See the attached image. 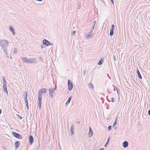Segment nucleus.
<instances>
[{
  "label": "nucleus",
  "instance_id": "f257e3e1",
  "mask_svg": "<svg viewBox=\"0 0 150 150\" xmlns=\"http://www.w3.org/2000/svg\"><path fill=\"white\" fill-rule=\"evenodd\" d=\"M22 59L23 62L26 63H36L37 61V59L35 58L28 59L27 57H23Z\"/></svg>",
  "mask_w": 150,
  "mask_h": 150
},
{
  "label": "nucleus",
  "instance_id": "f03ea898",
  "mask_svg": "<svg viewBox=\"0 0 150 150\" xmlns=\"http://www.w3.org/2000/svg\"><path fill=\"white\" fill-rule=\"evenodd\" d=\"M8 41L6 40H0V45L3 48H6L8 44Z\"/></svg>",
  "mask_w": 150,
  "mask_h": 150
},
{
  "label": "nucleus",
  "instance_id": "7ed1b4c3",
  "mask_svg": "<svg viewBox=\"0 0 150 150\" xmlns=\"http://www.w3.org/2000/svg\"><path fill=\"white\" fill-rule=\"evenodd\" d=\"M48 91L47 88H42L39 90L38 91V97L40 96L41 98H42V94L46 93Z\"/></svg>",
  "mask_w": 150,
  "mask_h": 150
},
{
  "label": "nucleus",
  "instance_id": "20e7f679",
  "mask_svg": "<svg viewBox=\"0 0 150 150\" xmlns=\"http://www.w3.org/2000/svg\"><path fill=\"white\" fill-rule=\"evenodd\" d=\"M12 133L13 135L16 138L20 139H23V137L20 134L15 132H12Z\"/></svg>",
  "mask_w": 150,
  "mask_h": 150
},
{
  "label": "nucleus",
  "instance_id": "39448f33",
  "mask_svg": "<svg viewBox=\"0 0 150 150\" xmlns=\"http://www.w3.org/2000/svg\"><path fill=\"white\" fill-rule=\"evenodd\" d=\"M68 89L69 91H71L73 88V85L70 80L69 79L68 81Z\"/></svg>",
  "mask_w": 150,
  "mask_h": 150
},
{
  "label": "nucleus",
  "instance_id": "423d86ee",
  "mask_svg": "<svg viewBox=\"0 0 150 150\" xmlns=\"http://www.w3.org/2000/svg\"><path fill=\"white\" fill-rule=\"evenodd\" d=\"M43 44L47 46H49L50 45H53L52 43L45 39L43 40Z\"/></svg>",
  "mask_w": 150,
  "mask_h": 150
},
{
  "label": "nucleus",
  "instance_id": "0eeeda50",
  "mask_svg": "<svg viewBox=\"0 0 150 150\" xmlns=\"http://www.w3.org/2000/svg\"><path fill=\"white\" fill-rule=\"evenodd\" d=\"M49 93L50 97L52 98L53 97V95L55 93L54 90H53V88H49Z\"/></svg>",
  "mask_w": 150,
  "mask_h": 150
},
{
  "label": "nucleus",
  "instance_id": "6e6552de",
  "mask_svg": "<svg viewBox=\"0 0 150 150\" xmlns=\"http://www.w3.org/2000/svg\"><path fill=\"white\" fill-rule=\"evenodd\" d=\"M39 96V97H38V106L39 110L41 109L42 103V98H41Z\"/></svg>",
  "mask_w": 150,
  "mask_h": 150
},
{
  "label": "nucleus",
  "instance_id": "1a4fd4ad",
  "mask_svg": "<svg viewBox=\"0 0 150 150\" xmlns=\"http://www.w3.org/2000/svg\"><path fill=\"white\" fill-rule=\"evenodd\" d=\"M29 141L30 145H31L34 142V138L32 135H30L29 136Z\"/></svg>",
  "mask_w": 150,
  "mask_h": 150
},
{
  "label": "nucleus",
  "instance_id": "9d476101",
  "mask_svg": "<svg viewBox=\"0 0 150 150\" xmlns=\"http://www.w3.org/2000/svg\"><path fill=\"white\" fill-rule=\"evenodd\" d=\"M74 126L73 125H71V126L70 128V132L71 133V135H72L74 134Z\"/></svg>",
  "mask_w": 150,
  "mask_h": 150
},
{
  "label": "nucleus",
  "instance_id": "9b49d317",
  "mask_svg": "<svg viewBox=\"0 0 150 150\" xmlns=\"http://www.w3.org/2000/svg\"><path fill=\"white\" fill-rule=\"evenodd\" d=\"M20 142L19 141H17L16 142L14 143V145L15 146V147L16 149L18 148L20 146Z\"/></svg>",
  "mask_w": 150,
  "mask_h": 150
},
{
  "label": "nucleus",
  "instance_id": "f8f14e48",
  "mask_svg": "<svg viewBox=\"0 0 150 150\" xmlns=\"http://www.w3.org/2000/svg\"><path fill=\"white\" fill-rule=\"evenodd\" d=\"M9 29L10 31L12 32L13 34L15 35V32L14 31V29L13 28V27L11 25L9 26Z\"/></svg>",
  "mask_w": 150,
  "mask_h": 150
},
{
  "label": "nucleus",
  "instance_id": "ddd939ff",
  "mask_svg": "<svg viewBox=\"0 0 150 150\" xmlns=\"http://www.w3.org/2000/svg\"><path fill=\"white\" fill-rule=\"evenodd\" d=\"M128 143L127 141H125L123 142L122 146L124 148H126L128 146Z\"/></svg>",
  "mask_w": 150,
  "mask_h": 150
},
{
  "label": "nucleus",
  "instance_id": "4468645a",
  "mask_svg": "<svg viewBox=\"0 0 150 150\" xmlns=\"http://www.w3.org/2000/svg\"><path fill=\"white\" fill-rule=\"evenodd\" d=\"M93 134V131L92 130L91 128L90 127L89 128V132L88 133V134L89 135L90 137H91L92 136Z\"/></svg>",
  "mask_w": 150,
  "mask_h": 150
},
{
  "label": "nucleus",
  "instance_id": "2eb2a0df",
  "mask_svg": "<svg viewBox=\"0 0 150 150\" xmlns=\"http://www.w3.org/2000/svg\"><path fill=\"white\" fill-rule=\"evenodd\" d=\"M137 73L139 78L140 79H142V77L138 69H137Z\"/></svg>",
  "mask_w": 150,
  "mask_h": 150
},
{
  "label": "nucleus",
  "instance_id": "dca6fc26",
  "mask_svg": "<svg viewBox=\"0 0 150 150\" xmlns=\"http://www.w3.org/2000/svg\"><path fill=\"white\" fill-rule=\"evenodd\" d=\"M104 60V59L103 58H101L100 60L98 62V65H101L102 63L103 62Z\"/></svg>",
  "mask_w": 150,
  "mask_h": 150
},
{
  "label": "nucleus",
  "instance_id": "f3484780",
  "mask_svg": "<svg viewBox=\"0 0 150 150\" xmlns=\"http://www.w3.org/2000/svg\"><path fill=\"white\" fill-rule=\"evenodd\" d=\"M92 33H90V32H89L86 37L88 39L90 38H91L92 37Z\"/></svg>",
  "mask_w": 150,
  "mask_h": 150
},
{
  "label": "nucleus",
  "instance_id": "a211bd4d",
  "mask_svg": "<svg viewBox=\"0 0 150 150\" xmlns=\"http://www.w3.org/2000/svg\"><path fill=\"white\" fill-rule=\"evenodd\" d=\"M114 30L113 29H111L110 30V36H112L114 34Z\"/></svg>",
  "mask_w": 150,
  "mask_h": 150
},
{
  "label": "nucleus",
  "instance_id": "6ab92c4d",
  "mask_svg": "<svg viewBox=\"0 0 150 150\" xmlns=\"http://www.w3.org/2000/svg\"><path fill=\"white\" fill-rule=\"evenodd\" d=\"M117 124V118H116L115 120V122H114V123L113 125H112V127L113 128H114L115 129H116L115 126Z\"/></svg>",
  "mask_w": 150,
  "mask_h": 150
},
{
  "label": "nucleus",
  "instance_id": "aec40b11",
  "mask_svg": "<svg viewBox=\"0 0 150 150\" xmlns=\"http://www.w3.org/2000/svg\"><path fill=\"white\" fill-rule=\"evenodd\" d=\"M24 94L23 95V98L27 97V91H25L24 92Z\"/></svg>",
  "mask_w": 150,
  "mask_h": 150
},
{
  "label": "nucleus",
  "instance_id": "412c9836",
  "mask_svg": "<svg viewBox=\"0 0 150 150\" xmlns=\"http://www.w3.org/2000/svg\"><path fill=\"white\" fill-rule=\"evenodd\" d=\"M2 80L3 82V84H7L5 77L4 76L2 78Z\"/></svg>",
  "mask_w": 150,
  "mask_h": 150
},
{
  "label": "nucleus",
  "instance_id": "4be33fe9",
  "mask_svg": "<svg viewBox=\"0 0 150 150\" xmlns=\"http://www.w3.org/2000/svg\"><path fill=\"white\" fill-rule=\"evenodd\" d=\"M71 98H72L71 96H70L69 97L68 100H67V101L66 102L67 104V103L69 104L70 103V102L71 100Z\"/></svg>",
  "mask_w": 150,
  "mask_h": 150
},
{
  "label": "nucleus",
  "instance_id": "5701e85b",
  "mask_svg": "<svg viewBox=\"0 0 150 150\" xmlns=\"http://www.w3.org/2000/svg\"><path fill=\"white\" fill-rule=\"evenodd\" d=\"M116 89L118 95H119L120 94V91L118 88L116 87Z\"/></svg>",
  "mask_w": 150,
  "mask_h": 150
},
{
  "label": "nucleus",
  "instance_id": "b1692460",
  "mask_svg": "<svg viewBox=\"0 0 150 150\" xmlns=\"http://www.w3.org/2000/svg\"><path fill=\"white\" fill-rule=\"evenodd\" d=\"M25 104L27 107V110H29V106H28V102H25Z\"/></svg>",
  "mask_w": 150,
  "mask_h": 150
},
{
  "label": "nucleus",
  "instance_id": "393cba45",
  "mask_svg": "<svg viewBox=\"0 0 150 150\" xmlns=\"http://www.w3.org/2000/svg\"><path fill=\"white\" fill-rule=\"evenodd\" d=\"M3 49H4V53L6 54H7V53H7V50H6V48H3Z\"/></svg>",
  "mask_w": 150,
  "mask_h": 150
},
{
  "label": "nucleus",
  "instance_id": "a878e982",
  "mask_svg": "<svg viewBox=\"0 0 150 150\" xmlns=\"http://www.w3.org/2000/svg\"><path fill=\"white\" fill-rule=\"evenodd\" d=\"M3 90L6 93L8 94V91L7 88H3Z\"/></svg>",
  "mask_w": 150,
  "mask_h": 150
},
{
  "label": "nucleus",
  "instance_id": "bb28decb",
  "mask_svg": "<svg viewBox=\"0 0 150 150\" xmlns=\"http://www.w3.org/2000/svg\"><path fill=\"white\" fill-rule=\"evenodd\" d=\"M89 87L90 88H93V85L92 84L90 83L89 84Z\"/></svg>",
  "mask_w": 150,
  "mask_h": 150
},
{
  "label": "nucleus",
  "instance_id": "cd10ccee",
  "mask_svg": "<svg viewBox=\"0 0 150 150\" xmlns=\"http://www.w3.org/2000/svg\"><path fill=\"white\" fill-rule=\"evenodd\" d=\"M76 31H74L71 33V35L73 36L76 33Z\"/></svg>",
  "mask_w": 150,
  "mask_h": 150
},
{
  "label": "nucleus",
  "instance_id": "c85d7f7f",
  "mask_svg": "<svg viewBox=\"0 0 150 150\" xmlns=\"http://www.w3.org/2000/svg\"><path fill=\"white\" fill-rule=\"evenodd\" d=\"M24 100L25 101V102H28V100L27 99V97L24 98Z\"/></svg>",
  "mask_w": 150,
  "mask_h": 150
},
{
  "label": "nucleus",
  "instance_id": "c756f323",
  "mask_svg": "<svg viewBox=\"0 0 150 150\" xmlns=\"http://www.w3.org/2000/svg\"><path fill=\"white\" fill-rule=\"evenodd\" d=\"M108 129L110 131L112 129V127L110 125L108 126Z\"/></svg>",
  "mask_w": 150,
  "mask_h": 150
},
{
  "label": "nucleus",
  "instance_id": "7c9ffc66",
  "mask_svg": "<svg viewBox=\"0 0 150 150\" xmlns=\"http://www.w3.org/2000/svg\"><path fill=\"white\" fill-rule=\"evenodd\" d=\"M7 88V84H3V88Z\"/></svg>",
  "mask_w": 150,
  "mask_h": 150
},
{
  "label": "nucleus",
  "instance_id": "2f4dec72",
  "mask_svg": "<svg viewBox=\"0 0 150 150\" xmlns=\"http://www.w3.org/2000/svg\"><path fill=\"white\" fill-rule=\"evenodd\" d=\"M17 53V50L16 49H15L13 53L16 54Z\"/></svg>",
  "mask_w": 150,
  "mask_h": 150
},
{
  "label": "nucleus",
  "instance_id": "473e14b6",
  "mask_svg": "<svg viewBox=\"0 0 150 150\" xmlns=\"http://www.w3.org/2000/svg\"><path fill=\"white\" fill-rule=\"evenodd\" d=\"M17 116L21 120H22L23 117H21L20 115H17Z\"/></svg>",
  "mask_w": 150,
  "mask_h": 150
},
{
  "label": "nucleus",
  "instance_id": "72a5a7b5",
  "mask_svg": "<svg viewBox=\"0 0 150 150\" xmlns=\"http://www.w3.org/2000/svg\"><path fill=\"white\" fill-rule=\"evenodd\" d=\"M115 28V25L114 24H112L111 26V29H114Z\"/></svg>",
  "mask_w": 150,
  "mask_h": 150
},
{
  "label": "nucleus",
  "instance_id": "f704fd0d",
  "mask_svg": "<svg viewBox=\"0 0 150 150\" xmlns=\"http://www.w3.org/2000/svg\"><path fill=\"white\" fill-rule=\"evenodd\" d=\"M114 98L113 97H112L111 98V100L112 102H114Z\"/></svg>",
  "mask_w": 150,
  "mask_h": 150
},
{
  "label": "nucleus",
  "instance_id": "c9c22d12",
  "mask_svg": "<svg viewBox=\"0 0 150 150\" xmlns=\"http://www.w3.org/2000/svg\"><path fill=\"white\" fill-rule=\"evenodd\" d=\"M86 70H83V73L84 76L85 75V73L86 72Z\"/></svg>",
  "mask_w": 150,
  "mask_h": 150
},
{
  "label": "nucleus",
  "instance_id": "e433bc0d",
  "mask_svg": "<svg viewBox=\"0 0 150 150\" xmlns=\"http://www.w3.org/2000/svg\"><path fill=\"white\" fill-rule=\"evenodd\" d=\"M93 29H94V28H93L92 27V28H91V31L90 32V33H92V32L93 30Z\"/></svg>",
  "mask_w": 150,
  "mask_h": 150
},
{
  "label": "nucleus",
  "instance_id": "4c0bfd02",
  "mask_svg": "<svg viewBox=\"0 0 150 150\" xmlns=\"http://www.w3.org/2000/svg\"><path fill=\"white\" fill-rule=\"evenodd\" d=\"M39 59L40 60H41V61H42V62H43V58H42V57H39Z\"/></svg>",
  "mask_w": 150,
  "mask_h": 150
},
{
  "label": "nucleus",
  "instance_id": "58836bf2",
  "mask_svg": "<svg viewBox=\"0 0 150 150\" xmlns=\"http://www.w3.org/2000/svg\"><path fill=\"white\" fill-rule=\"evenodd\" d=\"M108 142H107L105 144V146L106 147L108 145Z\"/></svg>",
  "mask_w": 150,
  "mask_h": 150
},
{
  "label": "nucleus",
  "instance_id": "ea45409f",
  "mask_svg": "<svg viewBox=\"0 0 150 150\" xmlns=\"http://www.w3.org/2000/svg\"><path fill=\"white\" fill-rule=\"evenodd\" d=\"M110 137H109L108 138V140H107V142L109 143V140H110Z\"/></svg>",
  "mask_w": 150,
  "mask_h": 150
},
{
  "label": "nucleus",
  "instance_id": "a19ab883",
  "mask_svg": "<svg viewBox=\"0 0 150 150\" xmlns=\"http://www.w3.org/2000/svg\"><path fill=\"white\" fill-rule=\"evenodd\" d=\"M111 2H112V3L113 4H114V0H110Z\"/></svg>",
  "mask_w": 150,
  "mask_h": 150
},
{
  "label": "nucleus",
  "instance_id": "79ce46f5",
  "mask_svg": "<svg viewBox=\"0 0 150 150\" xmlns=\"http://www.w3.org/2000/svg\"><path fill=\"white\" fill-rule=\"evenodd\" d=\"M96 23V21H94L93 22V25H94V24H95V25Z\"/></svg>",
  "mask_w": 150,
  "mask_h": 150
},
{
  "label": "nucleus",
  "instance_id": "37998d69",
  "mask_svg": "<svg viewBox=\"0 0 150 150\" xmlns=\"http://www.w3.org/2000/svg\"><path fill=\"white\" fill-rule=\"evenodd\" d=\"M148 114L149 115H150V109L148 111Z\"/></svg>",
  "mask_w": 150,
  "mask_h": 150
},
{
  "label": "nucleus",
  "instance_id": "c03bdc74",
  "mask_svg": "<svg viewBox=\"0 0 150 150\" xmlns=\"http://www.w3.org/2000/svg\"><path fill=\"white\" fill-rule=\"evenodd\" d=\"M56 88H57V87H56V86H55V88H53V90H54V91H55V90H56Z\"/></svg>",
  "mask_w": 150,
  "mask_h": 150
},
{
  "label": "nucleus",
  "instance_id": "a18cd8bd",
  "mask_svg": "<svg viewBox=\"0 0 150 150\" xmlns=\"http://www.w3.org/2000/svg\"><path fill=\"white\" fill-rule=\"evenodd\" d=\"M95 26V25H93V26H92V27L93 28H94Z\"/></svg>",
  "mask_w": 150,
  "mask_h": 150
},
{
  "label": "nucleus",
  "instance_id": "49530a36",
  "mask_svg": "<svg viewBox=\"0 0 150 150\" xmlns=\"http://www.w3.org/2000/svg\"><path fill=\"white\" fill-rule=\"evenodd\" d=\"M68 104H69V103H67V102H66L65 104L66 106H67Z\"/></svg>",
  "mask_w": 150,
  "mask_h": 150
},
{
  "label": "nucleus",
  "instance_id": "de8ad7c7",
  "mask_svg": "<svg viewBox=\"0 0 150 150\" xmlns=\"http://www.w3.org/2000/svg\"><path fill=\"white\" fill-rule=\"evenodd\" d=\"M6 55L7 57L8 58L9 57V56H8V54H6Z\"/></svg>",
  "mask_w": 150,
  "mask_h": 150
},
{
  "label": "nucleus",
  "instance_id": "09e8293b",
  "mask_svg": "<svg viewBox=\"0 0 150 150\" xmlns=\"http://www.w3.org/2000/svg\"><path fill=\"white\" fill-rule=\"evenodd\" d=\"M2 111L0 109V114H1V113Z\"/></svg>",
  "mask_w": 150,
  "mask_h": 150
},
{
  "label": "nucleus",
  "instance_id": "8fccbe9b",
  "mask_svg": "<svg viewBox=\"0 0 150 150\" xmlns=\"http://www.w3.org/2000/svg\"><path fill=\"white\" fill-rule=\"evenodd\" d=\"M114 60H116V59H115V56H114Z\"/></svg>",
  "mask_w": 150,
  "mask_h": 150
},
{
  "label": "nucleus",
  "instance_id": "3c124183",
  "mask_svg": "<svg viewBox=\"0 0 150 150\" xmlns=\"http://www.w3.org/2000/svg\"><path fill=\"white\" fill-rule=\"evenodd\" d=\"M10 58L11 59H12V57L11 56H10Z\"/></svg>",
  "mask_w": 150,
  "mask_h": 150
},
{
  "label": "nucleus",
  "instance_id": "603ef678",
  "mask_svg": "<svg viewBox=\"0 0 150 150\" xmlns=\"http://www.w3.org/2000/svg\"><path fill=\"white\" fill-rule=\"evenodd\" d=\"M3 148L5 149H6V148H5V147H3Z\"/></svg>",
  "mask_w": 150,
  "mask_h": 150
},
{
  "label": "nucleus",
  "instance_id": "864d4df0",
  "mask_svg": "<svg viewBox=\"0 0 150 150\" xmlns=\"http://www.w3.org/2000/svg\"><path fill=\"white\" fill-rule=\"evenodd\" d=\"M116 87V86L114 87V88L115 89Z\"/></svg>",
  "mask_w": 150,
  "mask_h": 150
},
{
  "label": "nucleus",
  "instance_id": "5fc2aeb1",
  "mask_svg": "<svg viewBox=\"0 0 150 150\" xmlns=\"http://www.w3.org/2000/svg\"><path fill=\"white\" fill-rule=\"evenodd\" d=\"M115 91V89L114 88V91Z\"/></svg>",
  "mask_w": 150,
  "mask_h": 150
},
{
  "label": "nucleus",
  "instance_id": "6e6d98bb",
  "mask_svg": "<svg viewBox=\"0 0 150 150\" xmlns=\"http://www.w3.org/2000/svg\"><path fill=\"white\" fill-rule=\"evenodd\" d=\"M30 102L31 101V99H30Z\"/></svg>",
  "mask_w": 150,
  "mask_h": 150
},
{
  "label": "nucleus",
  "instance_id": "4d7b16f0",
  "mask_svg": "<svg viewBox=\"0 0 150 150\" xmlns=\"http://www.w3.org/2000/svg\"><path fill=\"white\" fill-rule=\"evenodd\" d=\"M149 1H150V0H149Z\"/></svg>",
  "mask_w": 150,
  "mask_h": 150
}]
</instances>
